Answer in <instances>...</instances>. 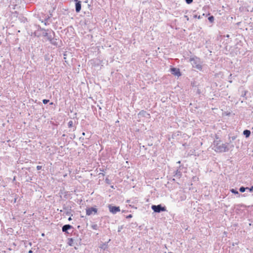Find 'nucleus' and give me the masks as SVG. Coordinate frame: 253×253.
I'll return each mask as SVG.
<instances>
[{
    "label": "nucleus",
    "mask_w": 253,
    "mask_h": 253,
    "mask_svg": "<svg viewBox=\"0 0 253 253\" xmlns=\"http://www.w3.org/2000/svg\"><path fill=\"white\" fill-rule=\"evenodd\" d=\"M42 166H38L37 167V170H40L42 169Z\"/></svg>",
    "instance_id": "2eb2a0df"
},
{
    "label": "nucleus",
    "mask_w": 253,
    "mask_h": 253,
    "mask_svg": "<svg viewBox=\"0 0 253 253\" xmlns=\"http://www.w3.org/2000/svg\"><path fill=\"white\" fill-rule=\"evenodd\" d=\"M71 228L72 226L69 224L65 225L62 227V231L63 232H66L67 230L71 229Z\"/></svg>",
    "instance_id": "0eeeda50"
},
{
    "label": "nucleus",
    "mask_w": 253,
    "mask_h": 253,
    "mask_svg": "<svg viewBox=\"0 0 253 253\" xmlns=\"http://www.w3.org/2000/svg\"><path fill=\"white\" fill-rule=\"evenodd\" d=\"M42 236H43V237L44 236V233H42Z\"/></svg>",
    "instance_id": "aec40b11"
},
{
    "label": "nucleus",
    "mask_w": 253,
    "mask_h": 253,
    "mask_svg": "<svg viewBox=\"0 0 253 253\" xmlns=\"http://www.w3.org/2000/svg\"><path fill=\"white\" fill-rule=\"evenodd\" d=\"M98 210L94 207L88 208L86 209V214L90 215L91 214H95L97 213Z\"/></svg>",
    "instance_id": "f03ea898"
},
{
    "label": "nucleus",
    "mask_w": 253,
    "mask_h": 253,
    "mask_svg": "<svg viewBox=\"0 0 253 253\" xmlns=\"http://www.w3.org/2000/svg\"><path fill=\"white\" fill-rule=\"evenodd\" d=\"M132 215L131 214H129L127 216V218H131L132 217Z\"/></svg>",
    "instance_id": "f3484780"
},
{
    "label": "nucleus",
    "mask_w": 253,
    "mask_h": 253,
    "mask_svg": "<svg viewBox=\"0 0 253 253\" xmlns=\"http://www.w3.org/2000/svg\"><path fill=\"white\" fill-rule=\"evenodd\" d=\"M253 190V186L250 188V191H252Z\"/></svg>",
    "instance_id": "a211bd4d"
},
{
    "label": "nucleus",
    "mask_w": 253,
    "mask_h": 253,
    "mask_svg": "<svg viewBox=\"0 0 253 253\" xmlns=\"http://www.w3.org/2000/svg\"><path fill=\"white\" fill-rule=\"evenodd\" d=\"M71 219H72V218H71V217H70L68 218V220H71Z\"/></svg>",
    "instance_id": "6ab92c4d"
},
{
    "label": "nucleus",
    "mask_w": 253,
    "mask_h": 253,
    "mask_svg": "<svg viewBox=\"0 0 253 253\" xmlns=\"http://www.w3.org/2000/svg\"><path fill=\"white\" fill-rule=\"evenodd\" d=\"M81 9V2L77 1L76 3V11L77 12H79Z\"/></svg>",
    "instance_id": "423d86ee"
},
{
    "label": "nucleus",
    "mask_w": 253,
    "mask_h": 253,
    "mask_svg": "<svg viewBox=\"0 0 253 253\" xmlns=\"http://www.w3.org/2000/svg\"><path fill=\"white\" fill-rule=\"evenodd\" d=\"M73 126V122L72 121H70L68 122L69 127H72Z\"/></svg>",
    "instance_id": "9d476101"
},
{
    "label": "nucleus",
    "mask_w": 253,
    "mask_h": 253,
    "mask_svg": "<svg viewBox=\"0 0 253 253\" xmlns=\"http://www.w3.org/2000/svg\"><path fill=\"white\" fill-rule=\"evenodd\" d=\"M208 19L211 22H212L214 20V17L213 16H211L208 18Z\"/></svg>",
    "instance_id": "9b49d317"
},
{
    "label": "nucleus",
    "mask_w": 253,
    "mask_h": 253,
    "mask_svg": "<svg viewBox=\"0 0 253 253\" xmlns=\"http://www.w3.org/2000/svg\"><path fill=\"white\" fill-rule=\"evenodd\" d=\"M186 2L188 4L191 3L193 1V0H186Z\"/></svg>",
    "instance_id": "dca6fc26"
},
{
    "label": "nucleus",
    "mask_w": 253,
    "mask_h": 253,
    "mask_svg": "<svg viewBox=\"0 0 253 253\" xmlns=\"http://www.w3.org/2000/svg\"><path fill=\"white\" fill-rule=\"evenodd\" d=\"M91 228L94 230H97L98 226L96 224H94L91 225Z\"/></svg>",
    "instance_id": "1a4fd4ad"
},
{
    "label": "nucleus",
    "mask_w": 253,
    "mask_h": 253,
    "mask_svg": "<svg viewBox=\"0 0 253 253\" xmlns=\"http://www.w3.org/2000/svg\"><path fill=\"white\" fill-rule=\"evenodd\" d=\"M49 101V100H47V99H43L42 100V102L44 104H47Z\"/></svg>",
    "instance_id": "ddd939ff"
},
{
    "label": "nucleus",
    "mask_w": 253,
    "mask_h": 253,
    "mask_svg": "<svg viewBox=\"0 0 253 253\" xmlns=\"http://www.w3.org/2000/svg\"><path fill=\"white\" fill-rule=\"evenodd\" d=\"M152 210L156 212H160L161 211H165V207H162L160 205H153L152 206Z\"/></svg>",
    "instance_id": "7ed1b4c3"
},
{
    "label": "nucleus",
    "mask_w": 253,
    "mask_h": 253,
    "mask_svg": "<svg viewBox=\"0 0 253 253\" xmlns=\"http://www.w3.org/2000/svg\"><path fill=\"white\" fill-rule=\"evenodd\" d=\"M193 68L197 69L200 71L202 69V66L201 64L200 60L197 57H193L190 59Z\"/></svg>",
    "instance_id": "f257e3e1"
},
{
    "label": "nucleus",
    "mask_w": 253,
    "mask_h": 253,
    "mask_svg": "<svg viewBox=\"0 0 253 253\" xmlns=\"http://www.w3.org/2000/svg\"><path fill=\"white\" fill-rule=\"evenodd\" d=\"M171 72L172 74L177 77L181 76V73L179 69L175 68H172L170 69Z\"/></svg>",
    "instance_id": "39448f33"
},
{
    "label": "nucleus",
    "mask_w": 253,
    "mask_h": 253,
    "mask_svg": "<svg viewBox=\"0 0 253 253\" xmlns=\"http://www.w3.org/2000/svg\"><path fill=\"white\" fill-rule=\"evenodd\" d=\"M243 134L246 136V137H248L251 134V131L249 130H245L244 131Z\"/></svg>",
    "instance_id": "6e6552de"
},
{
    "label": "nucleus",
    "mask_w": 253,
    "mask_h": 253,
    "mask_svg": "<svg viewBox=\"0 0 253 253\" xmlns=\"http://www.w3.org/2000/svg\"><path fill=\"white\" fill-rule=\"evenodd\" d=\"M231 191L233 193L236 194H238V192L237 191H236V190L234 189H232L231 190Z\"/></svg>",
    "instance_id": "f8f14e48"
},
{
    "label": "nucleus",
    "mask_w": 253,
    "mask_h": 253,
    "mask_svg": "<svg viewBox=\"0 0 253 253\" xmlns=\"http://www.w3.org/2000/svg\"><path fill=\"white\" fill-rule=\"evenodd\" d=\"M240 191L241 192H244L245 191V188L243 187H242L240 188Z\"/></svg>",
    "instance_id": "4468645a"
},
{
    "label": "nucleus",
    "mask_w": 253,
    "mask_h": 253,
    "mask_svg": "<svg viewBox=\"0 0 253 253\" xmlns=\"http://www.w3.org/2000/svg\"><path fill=\"white\" fill-rule=\"evenodd\" d=\"M108 208L109 209V211L113 214H115L117 212H119L120 211V209L119 207L109 205Z\"/></svg>",
    "instance_id": "20e7f679"
},
{
    "label": "nucleus",
    "mask_w": 253,
    "mask_h": 253,
    "mask_svg": "<svg viewBox=\"0 0 253 253\" xmlns=\"http://www.w3.org/2000/svg\"><path fill=\"white\" fill-rule=\"evenodd\" d=\"M75 1H76V2H77V1H78V0H75Z\"/></svg>",
    "instance_id": "412c9836"
}]
</instances>
